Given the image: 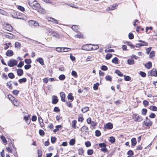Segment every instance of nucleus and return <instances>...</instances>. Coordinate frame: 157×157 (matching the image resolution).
Listing matches in <instances>:
<instances>
[{"mask_svg": "<svg viewBox=\"0 0 157 157\" xmlns=\"http://www.w3.org/2000/svg\"><path fill=\"white\" fill-rule=\"evenodd\" d=\"M17 9L19 10H20L22 11H23L25 10V8L23 7H22L21 6H18Z\"/></svg>", "mask_w": 157, "mask_h": 157, "instance_id": "obj_56", "label": "nucleus"}, {"mask_svg": "<svg viewBox=\"0 0 157 157\" xmlns=\"http://www.w3.org/2000/svg\"><path fill=\"white\" fill-rule=\"evenodd\" d=\"M31 67V65L29 64L26 65L24 66V68L25 69L28 70Z\"/></svg>", "mask_w": 157, "mask_h": 157, "instance_id": "obj_54", "label": "nucleus"}, {"mask_svg": "<svg viewBox=\"0 0 157 157\" xmlns=\"http://www.w3.org/2000/svg\"><path fill=\"white\" fill-rule=\"evenodd\" d=\"M99 146L100 147L102 148L104 147H106V145L104 143H102L99 144Z\"/></svg>", "mask_w": 157, "mask_h": 157, "instance_id": "obj_51", "label": "nucleus"}, {"mask_svg": "<svg viewBox=\"0 0 157 157\" xmlns=\"http://www.w3.org/2000/svg\"><path fill=\"white\" fill-rule=\"evenodd\" d=\"M72 127L75 129L76 128V124L77 123V121L76 120H74L72 122Z\"/></svg>", "mask_w": 157, "mask_h": 157, "instance_id": "obj_31", "label": "nucleus"}, {"mask_svg": "<svg viewBox=\"0 0 157 157\" xmlns=\"http://www.w3.org/2000/svg\"><path fill=\"white\" fill-rule=\"evenodd\" d=\"M146 120L144 121V124L146 126H151L152 124V122L149 120L147 117H146Z\"/></svg>", "mask_w": 157, "mask_h": 157, "instance_id": "obj_6", "label": "nucleus"}, {"mask_svg": "<svg viewBox=\"0 0 157 157\" xmlns=\"http://www.w3.org/2000/svg\"><path fill=\"white\" fill-rule=\"evenodd\" d=\"M71 75L75 78H77L78 77L77 72L75 71H72L71 72Z\"/></svg>", "mask_w": 157, "mask_h": 157, "instance_id": "obj_29", "label": "nucleus"}, {"mask_svg": "<svg viewBox=\"0 0 157 157\" xmlns=\"http://www.w3.org/2000/svg\"><path fill=\"white\" fill-rule=\"evenodd\" d=\"M88 127L86 126H83L81 128V130L82 132H85L86 133H88Z\"/></svg>", "mask_w": 157, "mask_h": 157, "instance_id": "obj_13", "label": "nucleus"}, {"mask_svg": "<svg viewBox=\"0 0 157 157\" xmlns=\"http://www.w3.org/2000/svg\"><path fill=\"white\" fill-rule=\"evenodd\" d=\"M150 109L153 111H157V107L155 106H151L149 108Z\"/></svg>", "mask_w": 157, "mask_h": 157, "instance_id": "obj_22", "label": "nucleus"}, {"mask_svg": "<svg viewBox=\"0 0 157 157\" xmlns=\"http://www.w3.org/2000/svg\"><path fill=\"white\" fill-rule=\"evenodd\" d=\"M13 105L16 106H17L19 105V102L18 101L16 100V99L14 101H13Z\"/></svg>", "mask_w": 157, "mask_h": 157, "instance_id": "obj_30", "label": "nucleus"}, {"mask_svg": "<svg viewBox=\"0 0 157 157\" xmlns=\"http://www.w3.org/2000/svg\"><path fill=\"white\" fill-rule=\"evenodd\" d=\"M29 23L30 26H33L34 27H38L39 26L38 23L34 20L29 21Z\"/></svg>", "mask_w": 157, "mask_h": 157, "instance_id": "obj_5", "label": "nucleus"}, {"mask_svg": "<svg viewBox=\"0 0 157 157\" xmlns=\"http://www.w3.org/2000/svg\"><path fill=\"white\" fill-rule=\"evenodd\" d=\"M61 127L62 126L61 125H57L56 126V128L53 130V132H56L58 131L59 130V128H61Z\"/></svg>", "mask_w": 157, "mask_h": 157, "instance_id": "obj_43", "label": "nucleus"}, {"mask_svg": "<svg viewBox=\"0 0 157 157\" xmlns=\"http://www.w3.org/2000/svg\"><path fill=\"white\" fill-rule=\"evenodd\" d=\"M89 110V108L87 107H85L82 108L81 109L82 112L83 113H85Z\"/></svg>", "mask_w": 157, "mask_h": 157, "instance_id": "obj_32", "label": "nucleus"}, {"mask_svg": "<svg viewBox=\"0 0 157 157\" xmlns=\"http://www.w3.org/2000/svg\"><path fill=\"white\" fill-rule=\"evenodd\" d=\"M52 36L56 37L57 39H59L60 37L59 34L55 32H53L52 33Z\"/></svg>", "mask_w": 157, "mask_h": 157, "instance_id": "obj_16", "label": "nucleus"}, {"mask_svg": "<svg viewBox=\"0 0 157 157\" xmlns=\"http://www.w3.org/2000/svg\"><path fill=\"white\" fill-rule=\"evenodd\" d=\"M147 110L146 109H143L142 110V114L145 115H146L147 113Z\"/></svg>", "mask_w": 157, "mask_h": 157, "instance_id": "obj_49", "label": "nucleus"}, {"mask_svg": "<svg viewBox=\"0 0 157 157\" xmlns=\"http://www.w3.org/2000/svg\"><path fill=\"white\" fill-rule=\"evenodd\" d=\"M35 10H36L38 12L40 13H44V10L42 8H40V7L39 8L37 9H34Z\"/></svg>", "mask_w": 157, "mask_h": 157, "instance_id": "obj_12", "label": "nucleus"}, {"mask_svg": "<svg viewBox=\"0 0 157 157\" xmlns=\"http://www.w3.org/2000/svg\"><path fill=\"white\" fill-rule=\"evenodd\" d=\"M63 52H67L70 50L71 49L67 48H63Z\"/></svg>", "mask_w": 157, "mask_h": 157, "instance_id": "obj_59", "label": "nucleus"}, {"mask_svg": "<svg viewBox=\"0 0 157 157\" xmlns=\"http://www.w3.org/2000/svg\"><path fill=\"white\" fill-rule=\"evenodd\" d=\"M75 140L74 139H71L69 142V144L71 145H73L75 144Z\"/></svg>", "mask_w": 157, "mask_h": 157, "instance_id": "obj_41", "label": "nucleus"}, {"mask_svg": "<svg viewBox=\"0 0 157 157\" xmlns=\"http://www.w3.org/2000/svg\"><path fill=\"white\" fill-rule=\"evenodd\" d=\"M29 6L33 9H37L40 7V4L36 0H28Z\"/></svg>", "mask_w": 157, "mask_h": 157, "instance_id": "obj_1", "label": "nucleus"}, {"mask_svg": "<svg viewBox=\"0 0 157 157\" xmlns=\"http://www.w3.org/2000/svg\"><path fill=\"white\" fill-rule=\"evenodd\" d=\"M99 83L98 82L94 84L93 86V88L94 90H97L98 89V87L99 86Z\"/></svg>", "mask_w": 157, "mask_h": 157, "instance_id": "obj_47", "label": "nucleus"}, {"mask_svg": "<svg viewBox=\"0 0 157 157\" xmlns=\"http://www.w3.org/2000/svg\"><path fill=\"white\" fill-rule=\"evenodd\" d=\"M127 63L129 65H133L134 63V61L132 59H128L127 60Z\"/></svg>", "mask_w": 157, "mask_h": 157, "instance_id": "obj_19", "label": "nucleus"}, {"mask_svg": "<svg viewBox=\"0 0 157 157\" xmlns=\"http://www.w3.org/2000/svg\"><path fill=\"white\" fill-rule=\"evenodd\" d=\"M13 53L11 50H8L6 52V55L8 56H12L13 55Z\"/></svg>", "mask_w": 157, "mask_h": 157, "instance_id": "obj_10", "label": "nucleus"}, {"mask_svg": "<svg viewBox=\"0 0 157 157\" xmlns=\"http://www.w3.org/2000/svg\"><path fill=\"white\" fill-rule=\"evenodd\" d=\"M139 74L140 76L143 77H145L146 76V74L145 72L140 71V72Z\"/></svg>", "mask_w": 157, "mask_h": 157, "instance_id": "obj_46", "label": "nucleus"}, {"mask_svg": "<svg viewBox=\"0 0 157 157\" xmlns=\"http://www.w3.org/2000/svg\"><path fill=\"white\" fill-rule=\"evenodd\" d=\"M148 75L151 76H157V73L156 69L153 68L151 71L148 72Z\"/></svg>", "mask_w": 157, "mask_h": 157, "instance_id": "obj_4", "label": "nucleus"}, {"mask_svg": "<svg viewBox=\"0 0 157 157\" xmlns=\"http://www.w3.org/2000/svg\"><path fill=\"white\" fill-rule=\"evenodd\" d=\"M7 85L10 89H12V84L11 82H9L7 83Z\"/></svg>", "mask_w": 157, "mask_h": 157, "instance_id": "obj_38", "label": "nucleus"}, {"mask_svg": "<svg viewBox=\"0 0 157 157\" xmlns=\"http://www.w3.org/2000/svg\"><path fill=\"white\" fill-rule=\"evenodd\" d=\"M78 153L79 155H82L84 153V151L82 148H80L78 150Z\"/></svg>", "mask_w": 157, "mask_h": 157, "instance_id": "obj_28", "label": "nucleus"}, {"mask_svg": "<svg viewBox=\"0 0 157 157\" xmlns=\"http://www.w3.org/2000/svg\"><path fill=\"white\" fill-rule=\"evenodd\" d=\"M118 5L117 4H115L113 5L111 7H109L110 10H113L116 9V7Z\"/></svg>", "mask_w": 157, "mask_h": 157, "instance_id": "obj_27", "label": "nucleus"}, {"mask_svg": "<svg viewBox=\"0 0 157 157\" xmlns=\"http://www.w3.org/2000/svg\"><path fill=\"white\" fill-rule=\"evenodd\" d=\"M21 44L18 42H16L15 43L14 46L15 48H19L21 47Z\"/></svg>", "mask_w": 157, "mask_h": 157, "instance_id": "obj_21", "label": "nucleus"}, {"mask_svg": "<svg viewBox=\"0 0 157 157\" xmlns=\"http://www.w3.org/2000/svg\"><path fill=\"white\" fill-rule=\"evenodd\" d=\"M37 62L39 63L41 65H44V61L43 59L41 58H39L36 60Z\"/></svg>", "mask_w": 157, "mask_h": 157, "instance_id": "obj_15", "label": "nucleus"}, {"mask_svg": "<svg viewBox=\"0 0 157 157\" xmlns=\"http://www.w3.org/2000/svg\"><path fill=\"white\" fill-rule=\"evenodd\" d=\"M66 77L64 75H61L59 77V78L60 80H63L65 79Z\"/></svg>", "mask_w": 157, "mask_h": 157, "instance_id": "obj_26", "label": "nucleus"}, {"mask_svg": "<svg viewBox=\"0 0 157 157\" xmlns=\"http://www.w3.org/2000/svg\"><path fill=\"white\" fill-rule=\"evenodd\" d=\"M17 62L15 59H11L8 62V65L10 67H13L17 65Z\"/></svg>", "mask_w": 157, "mask_h": 157, "instance_id": "obj_3", "label": "nucleus"}, {"mask_svg": "<svg viewBox=\"0 0 157 157\" xmlns=\"http://www.w3.org/2000/svg\"><path fill=\"white\" fill-rule=\"evenodd\" d=\"M132 118L135 121L140 122L143 120V118L142 117L136 113H135L133 114Z\"/></svg>", "mask_w": 157, "mask_h": 157, "instance_id": "obj_2", "label": "nucleus"}, {"mask_svg": "<svg viewBox=\"0 0 157 157\" xmlns=\"http://www.w3.org/2000/svg\"><path fill=\"white\" fill-rule=\"evenodd\" d=\"M82 49L85 50H88V45H85L83 46L82 47Z\"/></svg>", "mask_w": 157, "mask_h": 157, "instance_id": "obj_40", "label": "nucleus"}, {"mask_svg": "<svg viewBox=\"0 0 157 157\" xmlns=\"http://www.w3.org/2000/svg\"><path fill=\"white\" fill-rule=\"evenodd\" d=\"M8 97L9 99L11 101H14V100L15 99V98L11 95H8Z\"/></svg>", "mask_w": 157, "mask_h": 157, "instance_id": "obj_24", "label": "nucleus"}, {"mask_svg": "<svg viewBox=\"0 0 157 157\" xmlns=\"http://www.w3.org/2000/svg\"><path fill=\"white\" fill-rule=\"evenodd\" d=\"M93 57L92 56H89L87 58L86 61H91L93 60Z\"/></svg>", "mask_w": 157, "mask_h": 157, "instance_id": "obj_61", "label": "nucleus"}, {"mask_svg": "<svg viewBox=\"0 0 157 157\" xmlns=\"http://www.w3.org/2000/svg\"><path fill=\"white\" fill-rule=\"evenodd\" d=\"M25 63L27 64H29L32 63L31 60L30 59H26L25 60Z\"/></svg>", "mask_w": 157, "mask_h": 157, "instance_id": "obj_42", "label": "nucleus"}, {"mask_svg": "<svg viewBox=\"0 0 157 157\" xmlns=\"http://www.w3.org/2000/svg\"><path fill=\"white\" fill-rule=\"evenodd\" d=\"M112 62L115 64H117L118 63V59L117 57H115L112 60Z\"/></svg>", "mask_w": 157, "mask_h": 157, "instance_id": "obj_25", "label": "nucleus"}, {"mask_svg": "<svg viewBox=\"0 0 157 157\" xmlns=\"http://www.w3.org/2000/svg\"><path fill=\"white\" fill-rule=\"evenodd\" d=\"M93 150L89 149L87 151V153L88 155H91L93 154Z\"/></svg>", "mask_w": 157, "mask_h": 157, "instance_id": "obj_52", "label": "nucleus"}, {"mask_svg": "<svg viewBox=\"0 0 157 157\" xmlns=\"http://www.w3.org/2000/svg\"><path fill=\"white\" fill-rule=\"evenodd\" d=\"M100 132L98 130H96L95 131V135L97 136H99L101 135Z\"/></svg>", "mask_w": 157, "mask_h": 157, "instance_id": "obj_53", "label": "nucleus"}, {"mask_svg": "<svg viewBox=\"0 0 157 157\" xmlns=\"http://www.w3.org/2000/svg\"><path fill=\"white\" fill-rule=\"evenodd\" d=\"M145 67L147 69H150L152 67V64L151 62H148V63L145 64Z\"/></svg>", "mask_w": 157, "mask_h": 157, "instance_id": "obj_11", "label": "nucleus"}, {"mask_svg": "<svg viewBox=\"0 0 157 157\" xmlns=\"http://www.w3.org/2000/svg\"><path fill=\"white\" fill-rule=\"evenodd\" d=\"M56 140V138L55 137L52 136L51 137V142L52 143H54Z\"/></svg>", "mask_w": 157, "mask_h": 157, "instance_id": "obj_39", "label": "nucleus"}, {"mask_svg": "<svg viewBox=\"0 0 157 157\" xmlns=\"http://www.w3.org/2000/svg\"><path fill=\"white\" fill-rule=\"evenodd\" d=\"M105 79L107 81H111L112 80V78L110 76L107 75L105 77Z\"/></svg>", "mask_w": 157, "mask_h": 157, "instance_id": "obj_50", "label": "nucleus"}, {"mask_svg": "<svg viewBox=\"0 0 157 157\" xmlns=\"http://www.w3.org/2000/svg\"><path fill=\"white\" fill-rule=\"evenodd\" d=\"M67 98L69 100H70L72 101L74 100V97L72 96V94L71 93H69L67 96Z\"/></svg>", "mask_w": 157, "mask_h": 157, "instance_id": "obj_18", "label": "nucleus"}, {"mask_svg": "<svg viewBox=\"0 0 157 157\" xmlns=\"http://www.w3.org/2000/svg\"><path fill=\"white\" fill-rule=\"evenodd\" d=\"M66 104L68 106V107L72 108V106L71 103V102L68 101L66 102Z\"/></svg>", "mask_w": 157, "mask_h": 157, "instance_id": "obj_62", "label": "nucleus"}, {"mask_svg": "<svg viewBox=\"0 0 157 157\" xmlns=\"http://www.w3.org/2000/svg\"><path fill=\"white\" fill-rule=\"evenodd\" d=\"M115 138L113 136H111L109 138V141L111 143H113L115 142Z\"/></svg>", "mask_w": 157, "mask_h": 157, "instance_id": "obj_35", "label": "nucleus"}, {"mask_svg": "<svg viewBox=\"0 0 157 157\" xmlns=\"http://www.w3.org/2000/svg\"><path fill=\"white\" fill-rule=\"evenodd\" d=\"M131 142L132 146H134L136 144V139L135 138H133L131 139Z\"/></svg>", "mask_w": 157, "mask_h": 157, "instance_id": "obj_17", "label": "nucleus"}, {"mask_svg": "<svg viewBox=\"0 0 157 157\" xmlns=\"http://www.w3.org/2000/svg\"><path fill=\"white\" fill-rule=\"evenodd\" d=\"M39 133L40 135L41 136H43L44 134V132L42 130H39Z\"/></svg>", "mask_w": 157, "mask_h": 157, "instance_id": "obj_64", "label": "nucleus"}, {"mask_svg": "<svg viewBox=\"0 0 157 157\" xmlns=\"http://www.w3.org/2000/svg\"><path fill=\"white\" fill-rule=\"evenodd\" d=\"M115 72L118 75L120 76H123V74L121 73V72L118 70H117L115 71Z\"/></svg>", "mask_w": 157, "mask_h": 157, "instance_id": "obj_37", "label": "nucleus"}, {"mask_svg": "<svg viewBox=\"0 0 157 157\" xmlns=\"http://www.w3.org/2000/svg\"><path fill=\"white\" fill-rule=\"evenodd\" d=\"M24 65V62L23 61L20 62L17 65V67H21Z\"/></svg>", "mask_w": 157, "mask_h": 157, "instance_id": "obj_60", "label": "nucleus"}, {"mask_svg": "<svg viewBox=\"0 0 157 157\" xmlns=\"http://www.w3.org/2000/svg\"><path fill=\"white\" fill-rule=\"evenodd\" d=\"M112 56V55L111 54H107L105 56V58L106 59H109Z\"/></svg>", "mask_w": 157, "mask_h": 157, "instance_id": "obj_45", "label": "nucleus"}, {"mask_svg": "<svg viewBox=\"0 0 157 157\" xmlns=\"http://www.w3.org/2000/svg\"><path fill=\"white\" fill-rule=\"evenodd\" d=\"M140 42H141V43L140 44V45L141 46H146L148 45V43H146V42L142 41L141 40H139Z\"/></svg>", "mask_w": 157, "mask_h": 157, "instance_id": "obj_23", "label": "nucleus"}, {"mask_svg": "<svg viewBox=\"0 0 157 157\" xmlns=\"http://www.w3.org/2000/svg\"><path fill=\"white\" fill-rule=\"evenodd\" d=\"M57 97L56 96H53L52 97V103L53 104H56L58 102V99Z\"/></svg>", "mask_w": 157, "mask_h": 157, "instance_id": "obj_9", "label": "nucleus"}, {"mask_svg": "<svg viewBox=\"0 0 157 157\" xmlns=\"http://www.w3.org/2000/svg\"><path fill=\"white\" fill-rule=\"evenodd\" d=\"M5 36L6 38L11 39L12 38L13 36V35L11 33L6 34L5 35Z\"/></svg>", "mask_w": 157, "mask_h": 157, "instance_id": "obj_34", "label": "nucleus"}, {"mask_svg": "<svg viewBox=\"0 0 157 157\" xmlns=\"http://www.w3.org/2000/svg\"><path fill=\"white\" fill-rule=\"evenodd\" d=\"M1 138L4 143L6 144L7 143V141L4 136H2L1 137Z\"/></svg>", "mask_w": 157, "mask_h": 157, "instance_id": "obj_55", "label": "nucleus"}, {"mask_svg": "<svg viewBox=\"0 0 157 157\" xmlns=\"http://www.w3.org/2000/svg\"><path fill=\"white\" fill-rule=\"evenodd\" d=\"M9 77L11 78L12 79L14 78V75L12 73H10L8 74V75Z\"/></svg>", "mask_w": 157, "mask_h": 157, "instance_id": "obj_44", "label": "nucleus"}, {"mask_svg": "<svg viewBox=\"0 0 157 157\" xmlns=\"http://www.w3.org/2000/svg\"><path fill=\"white\" fill-rule=\"evenodd\" d=\"M49 19H50V21L55 24L58 23V21L57 20L51 17H50Z\"/></svg>", "mask_w": 157, "mask_h": 157, "instance_id": "obj_20", "label": "nucleus"}, {"mask_svg": "<svg viewBox=\"0 0 157 157\" xmlns=\"http://www.w3.org/2000/svg\"><path fill=\"white\" fill-rule=\"evenodd\" d=\"M78 26L76 25H73L72 26V29L75 31L77 30Z\"/></svg>", "mask_w": 157, "mask_h": 157, "instance_id": "obj_63", "label": "nucleus"}, {"mask_svg": "<svg viewBox=\"0 0 157 157\" xmlns=\"http://www.w3.org/2000/svg\"><path fill=\"white\" fill-rule=\"evenodd\" d=\"M124 79L125 81H129L131 80V78L130 77L128 76H125V75H124Z\"/></svg>", "mask_w": 157, "mask_h": 157, "instance_id": "obj_48", "label": "nucleus"}, {"mask_svg": "<svg viewBox=\"0 0 157 157\" xmlns=\"http://www.w3.org/2000/svg\"><path fill=\"white\" fill-rule=\"evenodd\" d=\"M17 73L19 76H21L23 75V71L22 69H19L17 70Z\"/></svg>", "mask_w": 157, "mask_h": 157, "instance_id": "obj_14", "label": "nucleus"}, {"mask_svg": "<svg viewBox=\"0 0 157 157\" xmlns=\"http://www.w3.org/2000/svg\"><path fill=\"white\" fill-rule=\"evenodd\" d=\"M60 96L61 100L62 101L65 102L66 101L65 100L66 95L64 92H62L60 93Z\"/></svg>", "mask_w": 157, "mask_h": 157, "instance_id": "obj_7", "label": "nucleus"}, {"mask_svg": "<svg viewBox=\"0 0 157 157\" xmlns=\"http://www.w3.org/2000/svg\"><path fill=\"white\" fill-rule=\"evenodd\" d=\"M155 56V52L154 51H152L151 52L149 55V58H152Z\"/></svg>", "mask_w": 157, "mask_h": 157, "instance_id": "obj_36", "label": "nucleus"}, {"mask_svg": "<svg viewBox=\"0 0 157 157\" xmlns=\"http://www.w3.org/2000/svg\"><path fill=\"white\" fill-rule=\"evenodd\" d=\"M93 47L91 48L93 50H96L99 48L98 45H93Z\"/></svg>", "mask_w": 157, "mask_h": 157, "instance_id": "obj_57", "label": "nucleus"}, {"mask_svg": "<svg viewBox=\"0 0 157 157\" xmlns=\"http://www.w3.org/2000/svg\"><path fill=\"white\" fill-rule=\"evenodd\" d=\"M26 78H22L20 79L19 80V82L20 83L23 82H25L26 81Z\"/></svg>", "mask_w": 157, "mask_h": 157, "instance_id": "obj_33", "label": "nucleus"}, {"mask_svg": "<svg viewBox=\"0 0 157 157\" xmlns=\"http://www.w3.org/2000/svg\"><path fill=\"white\" fill-rule=\"evenodd\" d=\"M105 128H106L111 129L113 128V125L111 123H108L105 125Z\"/></svg>", "mask_w": 157, "mask_h": 157, "instance_id": "obj_8", "label": "nucleus"}, {"mask_svg": "<svg viewBox=\"0 0 157 157\" xmlns=\"http://www.w3.org/2000/svg\"><path fill=\"white\" fill-rule=\"evenodd\" d=\"M56 50L59 52H63V48H56Z\"/></svg>", "mask_w": 157, "mask_h": 157, "instance_id": "obj_58", "label": "nucleus"}]
</instances>
